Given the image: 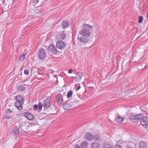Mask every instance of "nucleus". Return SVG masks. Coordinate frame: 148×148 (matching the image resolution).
<instances>
[{
  "instance_id": "obj_39",
  "label": "nucleus",
  "mask_w": 148,
  "mask_h": 148,
  "mask_svg": "<svg viewBox=\"0 0 148 148\" xmlns=\"http://www.w3.org/2000/svg\"><path fill=\"white\" fill-rule=\"evenodd\" d=\"M39 0H35L34 1V2L36 4L37 3H38Z\"/></svg>"
},
{
  "instance_id": "obj_14",
  "label": "nucleus",
  "mask_w": 148,
  "mask_h": 148,
  "mask_svg": "<svg viewBox=\"0 0 148 148\" xmlns=\"http://www.w3.org/2000/svg\"><path fill=\"white\" fill-rule=\"evenodd\" d=\"M77 38L79 41L82 43H84V44H86L88 42V40L86 38L84 37H78Z\"/></svg>"
},
{
  "instance_id": "obj_12",
  "label": "nucleus",
  "mask_w": 148,
  "mask_h": 148,
  "mask_svg": "<svg viewBox=\"0 0 148 148\" xmlns=\"http://www.w3.org/2000/svg\"><path fill=\"white\" fill-rule=\"evenodd\" d=\"M73 103L70 102L69 103H65L63 105V108L64 110H69L73 106Z\"/></svg>"
},
{
  "instance_id": "obj_23",
  "label": "nucleus",
  "mask_w": 148,
  "mask_h": 148,
  "mask_svg": "<svg viewBox=\"0 0 148 148\" xmlns=\"http://www.w3.org/2000/svg\"><path fill=\"white\" fill-rule=\"evenodd\" d=\"M15 99H18L21 101H24L23 98L19 95L16 96L15 97Z\"/></svg>"
},
{
  "instance_id": "obj_35",
  "label": "nucleus",
  "mask_w": 148,
  "mask_h": 148,
  "mask_svg": "<svg viewBox=\"0 0 148 148\" xmlns=\"http://www.w3.org/2000/svg\"><path fill=\"white\" fill-rule=\"evenodd\" d=\"M114 148H122V147L120 145H117L115 146Z\"/></svg>"
},
{
  "instance_id": "obj_7",
  "label": "nucleus",
  "mask_w": 148,
  "mask_h": 148,
  "mask_svg": "<svg viewBox=\"0 0 148 148\" xmlns=\"http://www.w3.org/2000/svg\"><path fill=\"white\" fill-rule=\"evenodd\" d=\"M48 51L51 52L54 54H56L58 52L57 49L53 45H51L48 47Z\"/></svg>"
},
{
  "instance_id": "obj_38",
  "label": "nucleus",
  "mask_w": 148,
  "mask_h": 148,
  "mask_svg": "<svg viewBox=\"0 0 148 148\" xmlns=\"http://www.w3.org/2000/svg\"><path fill=\"white\" fill-rule=\"evenodd\" d=\"M72 72L73 70L72 69H70L68 73H72Z\"/></svg>"
},
{
  "instance_id": "obj_15",
  "label": "nucleus",
  "mask_w": 148,
  "mask_h": 148,
  "mask_svg": "<svg viewBox=\"0 0 148 148\" xmlns=\"http://www.w3.org/2000/svg\"><path fill=\"white\" fill-rule=\"evenodd\" d=\"M91 145V148H101V145L98 142L93 143Z\"/></svg>"
},
{
  "instance_id": "obj_25",
  "label": "nucleus",
  "mask_w": 148,
  "mask_h": 148,
  "mask_svg": "<svg viewBox=\"0 0 148 148\" xmlns=\"http://www.w3.org/2000/svg\"><path fill=\"white\" fill-rule=\"evenodd\" d=\"M73 94V92L72 90H70L68 92L67 94V97L68 98H70L72 95Z\"/></svg>"
},
{
  "instance_id": "obj_30",
  "label": "nucleus",
  "mask_w": 148,
  "mask_h": 148,
  "mask_svg": "<svg viewBox=\"0 0 148 148\" xmlns=\"http://www.w3.org/2000/svg\"><path fill=\"white\" fill-rule=\"evenodd\" d=\"M75 86L76 87H77V88L76 89V90L77 91L81 88V86H80L79 84L76 85Z\"/></svg>"
},
{
  "instance_id": "obj_33",
  "label": "nucleus",
  "mask_w": 148,
  "mask_h": 148,
  "mask_svg": "<svg viewBox=\"0 0 148 148\" xmlns=\"http://www.w3.org/2000/svg\"><path fill=\"white\" fill-rule=\"evenodd\" d=\"M27 53V50H25L23 53L22 55H24V56L25 57V56L26 55Z\"/></svg>"
},
{
  "instance_id": "obj_2",
  "label": "nucleus",
  "mask_w": 148,
  "mask_h": 148,
  "mask_svg": "<svg viewBox=\"0 0 148 148\" xmlns=\"http://www.w3.org/2000/svg\"><path fill=\"white\" fill-rule=\"evenodd\" d=\"M142 117V114H139L137 115H134L131 114L130 115L129 118L132 122L135 123L140 120V119H141Z\"/></svg>"
},
{
  "instance_id": "obj_10",
  "label": "nucleus",
  "mask_w": 148,
  "mask_h": 148,
  "mask_svg": "<svg viewBox=\"0 0 148 148\" xmlns=\"http://www.w3.org/2000/svg\"><path fill=\"white\" fill-rule=\"evenodd\" d=\"M50 100L49 99H47L44 100L43 106L44 109H47L50 107Z\"/></svg>"
},
{
  "instance_id": "obj_5",
  "label": "nucleus",
  "mask_w": 148,
  "mask_h": 148,
  "mask_svg": "<svg viewBox=\"0 0 148 148\" xmlns=\"http://www.w3.org/2000/svg\"><path fill=\"white\" fill-rule=\"evenodd\" d=\"M16 101L14 103L15 106L19 110H21L23 109L22 104L23 103L24 101H21L18 99H15Z\"/></svg>"
},
{
  "instance_id": "obj_1",
  "label": "nucleus",
  "mask_w": 148,
  "mask_h": 148,
  "mask_svg": "<svg viewBox=\"0 0 148 148\" xmlns=\"http://www.w3.org/2000/svg\"><path fill=\"white\" fill-rule=\"evenodd\" d=\"M92 26L89 24L84 23L83 29L80 31V33L83 36L86 37H89L92 33Z\"/></svg>"
},
{
  "instance_id": "obj_3",
  "label": "nucleus",
  "mask_w": 148,
  "mask_h": 148,
  "mask_svg": "<svg viewBox=\"0 0 148 148\" xmlns=\"http://www.w3.org/2000/svg\"><path fill=\"white\" fill-rule=\"evenodd\" d=\"M46 57V53L45 50L43 49H39L38 52V57L41 60L45 58Z\"/></svg>"
},
{
  "instance_id": "obj_21",
  "label": "nucleus",
  "mask_w": 148,
  "mask_h": 148,
  "mask_svg": "<svg viewBox=\"0 0 148 148\" xmlns=\"http://www.w3.org/2000/svg\"><path fill=\"white\" fill-rule=\"evenodd\" d=\"M65 34L64 32H61L60 34L59 38L61 40H63L66 38Z\"/></svg>"
},
{
  "instance_id": "obj_17",
  "label": "nucleus",
  "mask_w": 148,
  "mask_h": 148,
  "mask_svg": "<svg viewBox=\"0 0 148 148\" xmlns=\"http://www.w3.org/2000/svg\"><path fill=\"white\" fill-rule=\"evenodd\" d=\"M140 148H147V145L145 141H141L139 143Z\"/></svg>"
},
{
  "instance_id": "obj_31",
  "label": "nucleus",
  "mask_w": 148,
  "mask_h": 148,
  "mask_svg": "<svg viewBox=\"0 0 148 148\" xmlns=\"http://www.w3.org/2000/svg\"><path fill=\"white\" fill-rule=\"evenodd\" d=\"M24 73L26 75H27L29 73V71L27 69H25L24 71Z\"/></svg>"
},
{
  "instance_id": "obj_19",
  "label": "nucleus",
  "mask_w": 148,
  "mask_h": 148,
  "mask_svg": "<svg viewBox=\"0 0 148 148\" xmlns=\"http://www.w3.org/2000/svg\"><path fill=\"white\" fill-rule=\"evenodd\" d=\"M101 138L99 135H95L93 136L92 140L98 141L101 140Z\"/></svg>"
},
{
  "instance_id": "obj_27",
  "label": "nucleus",
  "mask_w": 148,
  "mask_h": 148,
  "mask_svg": "<svg viewBox=\"0 0 148 148\" xmlns=\"http://www.w3.org/2000/svg\"><path fill=\"white\" fill-rule=\"evenodd\" d=\"M25 57L24 56V55H22L19 58V61L21 63L23 62Z\"/></svg>"
},
{
  "instance_id": "obj_24",
  "label": "nucleus",
  "mask_w": 148,
  "mask_h": 148,
  "mask_svg": "<svg viewBox=\"0 0 148 148\" xmlns=\"http://www.w3.org/2000/svg\"><path fill=\"white\" fill-rule=\"evenodd\" d=\"M87 143L86 141H84L82 143L81 146V148H85V147L87 146Z\"/></svg>"
},
{
  "instance_id": "obj_28",
  "label": "nucleus",
  "mask_w": 148,
  "mask_h": 148,
  "mask_svg": "<svg viewBox=\"0 0 148 148\" xmlns=\"http://www.w3.org/2000/svg\"><path fill=\"white\" fill-rule=\"evenodd\" d=\"M104 148H112L110 144H104L103 145Z\"/></svg>"
},
{
  "instance_id": "obj_13",
  "label": "nucleus",
  "mask_w": 148,
  "mask_h": 148,
  "mask_svg": "<svg viewBox=\"0 0 148 148\" xmlns=\"http://www.w3.org/2000/svg\"><path fill=\"white\" fill-rule=\"evenodd\" d=\"M86 138L89 140H92L93 135L90 133H86L85 135Z\"/></svg>"
},
{
  "instance_id": "obj_26",
  "label": "nucleus",
  "mask_w": 148,
  "mask_h": 148,
  "mask_svg": "<svg viewBox=\"0 0 148 148\" xmlns=\"http://www.w3.org/2000/svg\"><path fill=\"white\" fill-rule=\"evenodd\" d=\"M43 105L41 102H39V103L38 106V111H40L41 110Z\"/></svg>"
},
{
  "instance_id": "obj_22",
  "label": "nucleus",
  "mask_w": 148,
  "mask_h": 148,
  "mask_svg": "<svg viewBox=\"0 0 148 148\" xmlns=\"http://www.w3.org/2000/svg\"><path fill=\"white\" fill-rule=\"evenodd\" d=\"M124 118L120 116H118L116 118V121L119 123H122L124 120Z\"/></svg>"
},
{
  "instance_id": "obj_11",
  "label": "nucleus",
  "mask_w": 148,
  "mask_h": 148,
  "mask_svg": "<svg viewBox=\"0 0 148 148\" xmlns=\"http://www.w3.org/2000/svg\"><path fill=\"white\" fill-rule=\"evenodd\" d=\"M56 97L57 104L58 105H61L63 100L62 96L60 94H59L57 95Z\"/></svg>"
},
{
  "instance_id": "obj_9",
  "label": "nucleus",
  "mask_w": 148,
  "mask_h": 148,
  "mask_svg": "<svg viewBox=\"0 0 148 148\" xmlns=\"http://www.w3.org/2000/svg\"><path fill=\"white\" fill-rule=\"evenodd\" d=\"M19 132L18 128L17 126H14L12 127L10 133L16 136L19 133Z\"/></svg>"
},
{
  "instance_id": "obj_32",
  "label": "nucleus",
  "mask_w": 148,
  "mask_h": 148,
  "mask_svg": "<svg viewBox=\"0 0 148 148\" xmlns=\"http://www.w3.org/2000/svg\"><path fill=\"white\" fill-rule=\"evenodd\" d=\"M6 112L7 113L10 114L12 113V111L10 109H7L6 110Z\"/></svg>"
},
{
  "instance_id": "obj_34",
  "label": "nucleus",
  "mask_w": 148,
  "mask_h": 148,
  "mask_svg": "<svg viewBox=\"0 0 148 148\" xmlns=\"http://www.w3.org/2000/svg\"><path fill=\"white\" fill-rule=\"evenodd\" d=\"M38 108V106L36 105H35L34 106L33 109L34 110H36Z\"/></svg>"
},
{
  "instance_id": "obj_18",
  "label": "nucleus",
  "mask_w": 148,
  "mask_h": 148,
  "mask_svg": "<svg viewBox=\"0 0 148 148\" xmlns=\"http://www.w3.org/2000/svg\"><path fill=\"white\" fill-rule=\"evenodd\" d=\"M83 76V73H80L77 74L76 76L74 77L76 78V80L79 82L80 81Z\"/></svg>"
},
{
  "instance_id": "obj_29",
  "label": "nucleus",
  "mask_w": 148,
  "mask_h": 148,
  "mask_svg": "<svg viewBox=\"0 0 148 148\" xmlns=\"http://www.w3.org/2000/svg\"><path fill=\"white\" fill-rule=\"evenodd\" d=\"M143 20V17L142 16L139 17L138 22L139 23H141Z\"/></svg>"
},
{
  "instance_id": "obj_6",
  "label": "nucleus",
  "mask_w": 148,
  "mask_h": 148,
  "mask_svg": "<svg viewBox=\"0 0 148 148\" xmlns=\"http://www.w3.org/2000/svg\"><path fill=\"white\" fill-rule=\"evenodd\" d=\"M66 47V44L61 41H58L56 44V47L58 49L62 50Z\"/></svg>"
},
{
  "instance_id": "obj_4",
  "label": "nucleus",
  "mask_w": 148,
  "mask_h": 148,
  "mask_svg": "<svg viewBox=\"0 0 148 148\" xmlns=\"http://www.w3.org/2000/svg\"><path fill=\"white\" fill-rule=\"evenodd\" d=\"M140 123L141 125L147 127L148 125V117L147 116H143L140 119Z\"/></svg>"
},
{
  "instance_id": "obj_40",
  "label": "nucleus",
  "mask_w": 148,
  "mask_h": 148,
  "mask_svg": "<svg viewBox=\"0 0 148 148\" xmlns=\"http://www.w3.org/2000/svg\"><path fill=\"white\" fill-rule=\"evenodd\" d=\"M145 128L148 130V125H147V127H145Z\"/></svg>"
},
{
  "instance_id": "obj_8",
  "label": "nucleus",
  "mask_w": 148,
  "mask_h": 148,
  "mask_svg": "<svg viewBox=\"0 0 148 148\" xmlns=\"http://www.w3.org/2000/svg\"><path fill=\"white\" fill-rule=\"evenodd\" d=\"M23 115L28 119L31 120L34 119V115L29 112H26L23 113Z\"/></svg>"
},
{
  "instance_id": "obj_36",
  "label": "nucleus",
  "mask_w": 148,
  "mask_h": 148,
  "mask_svg": "<svg viewBox=\"0 0 148 148\" xmlns=\"http://www.w3.org/2000/svg\"><path fill=\"white\" fill-rule=\"evenodd\" d=\"M4 119H10V116H5L4 117Z\"/></svg>"
},
{
  "instance_id": "obj_20",
  "label": "nucleus",
  "mask_w": 148,
  "mask_h": 148,
  "mask_svg": "<svg viewBox=\"0 0 148 148\" xmlns=\"http://www.w3.org/2000/svg\"><path fill=\"white\" fill-rule=\"evenodd\" d=\"M18 91H24L25 89V88L24 86L22 85H18L17 87Z\"/></svg>"
},
{
  "instance_id": "obj_41",
  "label": "nucleus",
  "mask_w": 148,
  "mask_h": 148,
  "mask_svg": "<svg viewBox=\"0 0 148 148\" xmlns=\"http://www.w3.org/2000/svg\"><path fill=\"white\" fill-rule=\"evenodd\" d=\"M127 148H133L130 146H128Z\"/></svg>"
},
{
  "instance_id": "obj_37",
  "label": "nucleus",
  "mask_w": 148,
  "mask_h": 148,
  "mask_svg": "<svg viewBox=\"0 0 148 148\" xmlns=\"http://www.w3.org/2000/svg\"><path fill=\"white\" fill-rule=\"evenodd\" d=\"M74 148H80V147L78 145H76L74 147Z\"/></svg>"
},
{
  "instance_id": "obj_16",
  "label": "nucleus",
  "mask_w": 148,
  "mask_h": 148,
  "mask_svg": "<svg viewBox=\"0 0 148 148\" xmlns=\"http://www.w3.org/2000/svg\"><path fill=\"white\" fill-rule=\"evenodd\" d=\"M69 25V23L68 21L64 20L62 22V27L64 29L66 28Z\"/></svg>"
}]
</instances>
